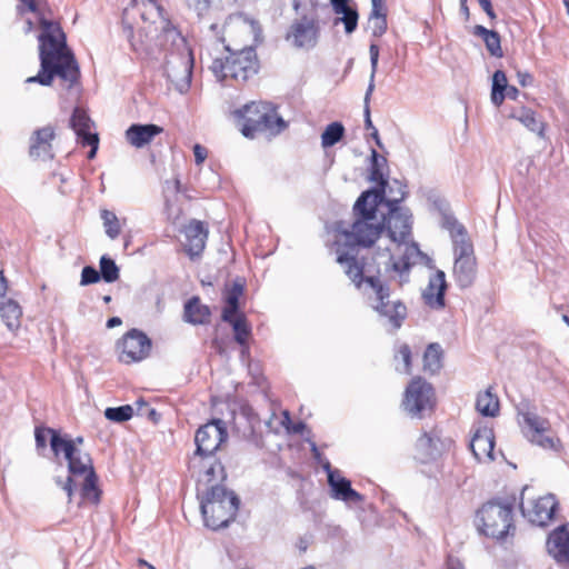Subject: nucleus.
<instances>
[{
    "label": "nucleus",
    "mask_w": 569,
    "mask_h": 569,
    "mask_svg": "<svg viewBox=\"0 0 569 569\" xmlns=\"http://www.w3.org/2000/svg\"><path fill=\"white\" fill-rule=\"evenodd\" d=\"M211 69L221 80L231 78L237 81H246L257 73L256 51L252 47L243 48L230 53L224 60H213Z\"/></svg>",
    "instance_id": "9d476101"
},
{
    "label": "nucleus",
    "mask_w": 569,
    "mask_h": 569,
    "mask_svg": "<svg viewBox=\"0 0 569 569\" xmlns=\"http://www.w3.org/2000/svg\"><path fill=\"white\" fill-rule=\"evenodd\" d=\"M244 23L248 24L250 31L252 32L253 34V38L254 40H260L261 38V28H260V24L252 20V19H244Z\"/></svg>",
    "instance_id": "603ef678"
},
{
    "label": "nucleus",
    "mask_w": 569,
    "mask_h": 569,
    "mask_svg": "<svg viewBox=\"0 0 569 569\" xmlns=\"http://www.w3.org/2000/svg\"><path fill=\"white\" fill-rule=\"evenodd\" d=\"M405 410L412 417H422L433 407V389L421 378H415L406 389L402 401Z\"/></svg>",
    "instance_id": "f8f14e48"
},
{
    "label": "nucleus",
    "mask_w": 569,
    "mask_h": 569,
    "mask_svg": "<svg viewBox=\"0 0 569 569\" xmlns=\"http://www.w3.org/2000/svg\"><path fill=\"white\" fill-rule=\"evenodd\" d=\"M336 260L355 286L368 296L370 306L382 323L392 331L400 329L407 318V307L399 299L390 298L389 287L373 274L377 270L371 268L369 261L359 263L349 252L341 251L340 247Z\"/></svg>",
    "instance_id": "20e7f679"
},
{
    "label": "nucleus",
    "mask_w": 569,
    "mask_h": 569,
    "mask_svg": "<svg viewBox=\"0 0 569 569\" xmlns=\"http://www.w3.org/2000/svg\"><path fill=\"white\" fill-rule=\"evenodd\" d=\"M335 13L342 14L336 19L335 24L342 22L347 33H352L358 26V12L349 6L350 0H330Z\"/></svg>",
    "instance_id": "a878e982"
},
{
    "label": "nucleus",
    "mask_w": 569,
    "mask_h": 569,
    "mask_svg": "<svg viewBox=\"0 0 569 569\" xmlns=\"http://www.w3.org/2000/svg\"><path fill=\"white\" fill-rule=\"evenodd\" d=\"M162 131V127L153 123H134L126 130L124 136L127 141L132 147L140 149L148 146L154 139V137L160 134Z\"/></svg>",
    "instance_id": "5701e85b"
},
{
    "label": "nucleus",
    "mask_w": 569,
    "mask_h": 569,
    "mask_svg": "<svg viewBox=\"0 0 569 569\" xmlns=\"http://www.w3.org/2000/svg\"><path fill=\"white\" fill-rule=\"evenodd\" d=\"M402 360V368L397 366V370L409 375L411 372V350L407 343H401L397 347L395 359Z\"/></svg>",
    "instance_id": "a18cd8bd"
},
{
    "label": "nucleus",
    "mask_w": 569,
    "mask_h": 569,
    "mask_svg": "<svg viewBox=\"0 0 569 569\" xmlns=\"http://www.w3.org/2000/svg\"><path fill=\"white\" fill-rule=\"evenodd\" d=\"M476 409L483 417H496L499 413L500 405L498 396L492 393L491 388L477 396Z\"/></svg>",
    "instance_id": "cd10ccee"
},
{
    "label": "nucleus",
    "mask_w": 569,
    "mask_h": 569,
    "mask_svg": "<svg viewBox=\"0 0 569 569\" xmlns=\"http://www.w3.org/2000/svg\"><path fill=\"white\" fill-rule=\"evenodd\" d=\"M507 76L503 71L497 70L492 76L491 101L499 107L505 100V90L508 87Z\"/></svg>",
    "instance_id": "c9c22d12"
},
{
    "label": "nucleus",
    "mask_w": 569,
    "mask_h": 569,
    "mask_svg": "<svg viewBox=\"0 0 569 569\" xmlns=\"http://www.w3.org/2000/svg\"><path fill=\"white\" fill-rule=\"evenodd\" d=\"M442 349L439 343H430L423 353V370L431 373L441 368Z\"/></svg>",
    "instance_id": "f704fd0d"
},
{
    "label": "nucleus",
    "mask_w": 569,
    "mask_h": 569,
    "mask_svg": "<svg viewBox=\"0 0 569 569\" xmlns=\"http://www.w3.org/2000/svg\"><path fill=\"white\" fill-rule=\"evenodd\" d=\"M482 10L487 13V16L493 20L496 19V13L492 9L491 0H477Z\"/></svg>",
    "instance_id": "864d4df0"
},
{
    "label": "nucleus",
    "mask_w": 569,
    "mask_h": 569,
    "mask_svg": "<svg viewBox=\"0 0 569 569\" xmlns=\"http://www.w3.org/2000/svg\"><path fill=\"white\" fill-rule=\"evenodd\" d=\"M495 437L491 429H478L470 442V449L478 461L492 460Z\"/></svg>",
    "instance_id": "b1692460"
},
{
    "label": "nucleus",
    "mask_w": 569,
    "mask_h": 569,
    "mask_svg": "<svg viewBox=\"0 0 569 569\" xmlns=\"http://www.w3.org/2000/svg\"><path fill=\"white\" fill-rule=\"evenodd\" d=\"M243 287L234 282L224 292L226 307L222 311V320H230L232 316H237L239 299L242 296Z\"/></svg>",
    "instance_id": "c756f323"
},
{
    "label": "nucleus",
    "mask_w": 569,
    "mask_h": 569,
    "mask_svg": "<svg viewBox=\"0 0 569 569\" xmlns=\"http://www.w3.org/2000/svg\"><path fill=\"white\" fill-rule=\"evenodd\" d=\"M210 309L202 305L198 297H192L184 305L183 320L191 325H204L209 322Z\"/></svg>",
    "instance_id": "393cba45"
},
{
    "label": "nucleus",
    "mask_w": 569,
    "mask_h": 569,
    "mask_svg": "<svg viewBox=\"0 0 569 569\" xmlns=\"http://www.w3.org/2000/svg\"><path fill=\"white\" fill-rule=\"evenodd\" d=\"M41 33L39 34L40 71L29 77L27 83L51 86L53 78L58 77L61 86L68 91L79 84L80 70L78 62L67 47L66 34L59 23L39 17Z\"/></svg>",
    "instance_id": "7ed1b4c3"
},
{
    "label": "nucleus",
    "mask_w": 569,
    "mask_h": 569,
    "mask_svg": "<svg viewBox=\"0 0 569 569\" xmlns=\"http://www.w3.org/2000/svg\"><path fill=\"white\" fill-rule=\"evenodd\" d=\"M455 263L453 277L457 284L465 289L469 288L477 276V260L471 241H460L453 247Z\"/></svg>",
    "instance_id": "ddd939ff"
},
{
    "label": "nucleus",
    "mask_w": 569,
    "mask_h": 569,
    "mask_svg": "<svg viewBox=\"0 0 569 569\" xmlns=\"http://www.w3.org/2000/svg\"><path fill=\"white\" fill-rule=\"evenodd\" d=\"M319 28L313 18L303 16L301 19L296 20L289 32L287 33V40L299 49H310L317 43Z\"/></svg>",
    "instance_id": "dca6fc26"
},
{
    "label": "nucleus",
    "mask_w": 569,
    "mask_h": 569,
    "mask_svg": "<svg viewBox=\"0 0 569 569\" xmlns=\"http://www.w3.org/2000/svg\"><path fill=\"white\" fill-rule=\"evenodd\" d=\"M121 323L122 321L119 317H112L107 321V328H114L117 326H120Z\"/></svg>",
    "instance_id": "0e129e2a"
},
{
    "label": "nucleus",
    "mask_w": 569,
    "mask_h": 569,
    "mask_svg": "<svg viewBox=\"0 0 569 569\" xmlns=\"http://www.w3.org/2000/svg\"><path fill=\"white\" fill-rule=\"evenodd\" d=\"M518 421L525 438L542 449L558 451L560 439L553 435L548 419L540 417L529 403L518 406Z\"/></svg>",
    "instance_id": "1a4fd4ad"
},
{
    "label": "nucleus",
    "mask_w": 569,
    "mask_h": 569,
    "mask_svg": "<svg viewBox=\"0 0 569 569\" xmlns=\"http://www.w3.org/2000/svg\"><path fill=\"white\" fill-rule=\"evenodd\" d=\"M517 80L522 87L530 86L533 81L532 76L529 72L526 71H518L517 72Z\"/></svg>",
    "instance_id": "5fc2aeb1"
},
{
    "label": "nucleus",
    "mask_w": 569,
    "mask_h": 569,
    "mask_svg": "<svg viewBox=\"0 0 569 569\" xmlns=\"http://www.w3.org/2000/svg\"><path fill=\"white\" fill-rule=\"evenodd\" d=\"M133 416V408L129 405L117 408H107L104 417L114 422H124Z\"/></svg>",
    "instance_id": "37998d69"
},
{
    "label": "nucleus",
    "mask_w": 569,
    "mask_h": 569,
    "mask_svg": "<svg viewBox=\"0 0 569 569\" xmlns=\"http://www.w3.org/2000/svg\"><path fill=\"white\" fill-rule=\"evenodd\" d=\"M193 154H194L196 163L201 164L206 160V158L208 156V151L204 147H202L200 144H194L193 146Z\"/></svg>",
    "instance_id": "3c124183"
},
{
    "label": "nucleus",
    "mask_w": 569,
    "mask_h": 569,
    "mask_svg": "<svg viewBox=\"0 0 569 569\" xmlns=\"http://www.w3.org/2000/svg\"><path fill=\"white\" fill-rule=\"evenodd\" d=\"M20 1L28 8L29 11L39 13V8H38L36 0H20Z\"/></svg>",
    "instance_id": "13d9d810"
},
{
    "label": "nucleus",
    "mask_w": 569,
    "mask_h": 569,
    "mask_svg": "<svg viewBox=\"0 0 569 569\" xmlns=\"http://www.w3.org/2000/svg\"><path fill=\"white\" fill-rule=\"evenodd\" d=\"M460 2V11L465 16L466 19H469V8L467 6V0H459Z\"/></svg>",
    "instance_id": "69168bd1"
},
{
    "label": "nucleus",
    "mask_w": 569,
    "mask_h": 569,
    "mask_svg": "<svg viewBox=\"0 0 569 569\" xmlns=\"http://www.w3.org/2000/svg\"><path fill=\"white\" fill-rule=\"evenodd\" d=\"M144 416H147L150 420L153 422H157L159 420V413L153 408H147L144 411Z\"/></svg>",
    "instance_id": "bf43d9fd"
},
{
    "label": "nucleus",
    "mask_w": 569,
    "mask_h": 569,
    "mask_svg": "<svg viewBox=\"0 0 569 569\" xmlns=\"http://www.w3.org/2000/svg\"><path fill=\"white\" fill-rule=\"evenodd\" d=\"M446 289V274L442 270H437L430 276L428 286L422 292L426 305L432 309H442Z\"/></svg>",
    "instance_id": "412c9836"
},
{
    "label": "nucleus",
    "mask_w": 569,
    "mask_h": 569,
    "mask_svg": "<svg viewBox=\"0 0 569 569\" xmlns=\"http://www.w3.org/2000/svg\"><path fill=\"white\" fill-rule=\"evenodd\" d=\"M322 469L327 472L328 483L332 490V497L345 502H360L362 496L351 488L348 479L340 475V471L332 469L329 461H325Z\"/></svg>",
    "instance_id": "a211bd4d"
},
{
    "label": "nucleus",
    "mask_w": 569,
    "mask_h": 569,
    "mask_svg": "<svg viewBox=\"0 0 569 569\" xmlns=\"http://www.w3.org/2000/svg\"><path fill=\"white\" fill-rule=\"evenodd\" d=\"M48 436H50L52 439L53 436H60V435L51 428H40V427L36 428L34 438H36V445L38 448H46Z\"/></svg>",
    "instance_id": "de8ad7c7"
},
{
    "label": "nucleus",
    "mask_w": 569,
    "mask_h": 569,
    "mask_svg": "<svg viewBox=\"0 0 569 569\" xmlns=\"http://www.w3.org/2000/svg\"><path fill=\"white\" fill-rule=\"evenodd\" d=\"M371 157H372V164H371V171H370V180L379 183L380 188H378L377 190L385 191V187L388 184V181L385 179L383 172H382V167L386 164V159L379 158L376 150H372Z\"/></svg>",
    "instance_id": "a19ab883"
},
{
    "label": "nucleus",
    "mask_w": 569,
    "mask_h": 569,
    "mask_svg": "<svg viewBox=\"0 0 569 569\" xmlns=\"http://www.w3.org/2000/svg\"><path fill=\"white\" fill-rule=\"evenodd\" d=\"M100 277L109 283L119 279V268L116 262L107 256L100 258Z\"/></svg>",
    "instance_id": "79ce46f5"
},
{
    "label": "nucleus",
    "mask_w": 569,
    "mask_h": 569,
    "mask_svg": "<svg viewBox=\"0 0 569 569\" xmlns=\"http://www.w3.org/2000/svg\"><path fill=\"white\" fill-rule=\"evenodd\" d=\"M136 405H137V415L143 417L144 411L147 410V408H149V406L143 400H138L136 402Z\"/></svg>",
    "instance_id": "052dcab7"
},
{
    "label": "nucleus",
    "mask_w": 569,
    "mask_h": 569,
    "mask_svg": "<svg viewBox=\"0 0 569 569\" xmlns=\"http://www.w3.org/2000/svg\"><path fill=\"white\" fill-rule=\"evenodd\" d=\"M441 226L449 231L453 247L459 246L460 241H470L466 228L453 216L443 214Z\"/></svg>",
    "instance_id": "72a5a7b5"
},
{
    "label": "nucleus",
    "mask_w": 569,
    "mask_h": 569,
    "mask_svg": "<svg viewBox=\"0 0 569 569\" xmlns=\"http://www.w3.org/2000/svg\"><path fill=\"white\" fill-rule=\"evenodd\" d=\"M101 220L103 222L106 234L110 239H116L121 232V224L114 212L103 209L100 212Z\"/></svg>",
    "instance_id": "ea45409f"
},
{
    "label": "nucleus",
    "mask_w": 569,
    "mask_h": 569,
    "mask_svg": "<svg viewBox=\"0 0 569 569\" xmlns=\"http://www.w3.org/2000/svg\"><path fill=\"white\" fill-rule=\"evenodd\" d=\"M244 137L253 138L258 132L279 133L287 123L268 102H250L233 112Z\"/></svg>",
    "instance_id": "0eeeda50"
},
{
    "label": "nucleus",
    "mask_w": 569,
    "mask_h": 569,
    "mask_svg": "<svg viewBox=\"0 0 569 569\" xmlns=\"http://www.w3.org/2000/svg\"><path fill=\"white\" fill-rule=\"evenodd\" d=\"M397 186L399 196L388 198V214L383 217L382 223L378 222L376 212L385 191L362 192L353 206L356 220L350 229L339 230L335 246L337 256L340 244L341 251L349 252L356 259V246L370 247L377 243L372 261L369 262L371 268L377 273L393 272L402 283L408 281L410 268L422 252L412 240L411 214L398 206L406 197V186L401 182H397Z\"/></svg>",
    "instance_id": "f257e3e1"
},
{
    "label": "nucleus",
    "mask_w": 569,
    "mask_h": 569,
    "mask_svg": "<svg viewBox=\"0 0 569 569\" xmlns=\"http://www.w3.org/2000/svg\"><path fill=\"white\" fill-rule=\"evenodd\" d=\"M371 137L375 139L377 146L381 148L382 144H381V141H380V138H379L378 130L376 128H373Z\"/></svg>",
    "instance_id": "774afa93"
},
{
    "label": "nucleus",
    "mask_w": 569,
    "mask_h": 569,
    "mask_svg": "<svg viewBox=\"0 0 569 569\" xmlns=\"http://www.w3.org/2000/svg\"><path fill=\"white\" fill-rule=\"evenodd\" d=\"M416 458L421 462L433 459L437 452V440L428 432H423L416 442Z\"/></svg>",
    "instance_id": "c85d7f7f"
},
{
    "label": "nucleus",
    "mask_w": 569,
    "mask_h": 569,
    "mask_svg": "<svg viewBox=\"0 0 569 569\" xmlns=\"http://www.w3.org/2000/svg\"><path fill=\"white\" fill-rule=\"evenodd\" d=\"M547 550L558 563H569V530L565 527L553 530L548 537Z\"/></svg>",
    "instance_id": "4be33fe9"
},
{
    "label": "nucleus",
    "mask_w": 569,
    "mask_h": 569,
    "mask_svg": "<svg viewBox=\"0 0 569 569\" xmlns=\"http://www.w3.org/2000/svg\"><path fill=\"white\" fill-rule=\"evenodd\" d=\"M54 130L51 126H46L32 132L29 139V154L36 159H52V141Z\"/></svg>",
    "instance_id": "6ab92c4d"
},
{
    "label": "nucleus",
    "mask_w": 569,
    "mask_h": 569,
    "mask_svg": "<svg viewBox=\"0 0 569 569\" xmlns=\"http://www.w3.org/2000/svg\"><path fill=\"white\" fill-rule=\"evenodd\" d=\"M227 438L226 423L220 419H213L201 426L194 436L197 449L190 458L189 468L196 469L203 458H211Z\"/></svg>",
    "instance_id": "9b49d317"
},
{
    "label": "nucleus",
    "mask_w": 569,
    "mask_h": 569,
    "mask_svg": "<svg viewBox=\"0 0 569 569\" xmlns=\"http://www.w3.org/2000/svg\"><path fill=\"white\" fill-rule=\"evenodd\" d=\"M511 117L521 122L530 131L536 132L539 136H542L545 124L542 121L536 118V113L532 110L521 109L519 113H513Z\"/></svg>",
    "instance_id": "4c0bfd02"
},
{
    "label": "nucleus",
    "mask_w": 569,
    "mask_h": 569,
    "mask_svg": "<svg viewBox=\"0 0 569 569\" xmlns=\"http://www.w3.org/2000/svg\"><path fill=\"white\" fill-rule=\"evenodd\" d=\"M310 543V539L307 537L300 538L298 542V548L300 551L305 552L308 549V546Z\"/></svg>",
    "instance_id": "e2e57ef3"
},
{
    "label": "nucleus",
    "mask_w": 569,
    "mask_h": 569,
    "mask_svg": "<svg viewBox=\"0 0 569 569\" xmlns=\"http://www.w3.org/2000/svg\"><path fill=\"white\" fill-rule=\"evenodd\" d=\"M397 182H399V181L395 180L392 184H387L385 187V194H383V200H382L381 203H386L388 206V198L389 197H397V196H399Z\"/></svg>",
    "instance_id": "8fccbe9b"
},
{
    "label": "nucleus",
    "mask_w": 569,
    "mask_h": 569,
    "mask_svg": "<svg viewBox=\"0 0 569 569\" xmlns=\"http://www.w3.org/2000/svg\"><path fill=\"white\" fill-rule=\"evenodd\" d=\"M239 503V498L232 491L212 485L200 502L206 526L213 530L227 527L236 518Z\"/></svg>",
    "instance_id": "423d86ee"
},
{
    "label": "nucleus",
    "mask_w": 569,
    "mask_h": 569,
    "mask_svg": "<svg viewBox=\"0 0 569 569\" xmlns=\"http://www.w3.org/2000/svg\"><path fill=\"white\" fill-rule=\"evenodd\" d=\"M558 502L553 495H546L530 500L528 503L521 501L520 508L525 518L537 526H546L553 518Z\"/></svg>",
    "instance_id": "2eb2a0df"
},
{
    "label": "nucleus",
    "mask_w": 569,
    "mask_h": 569,
    "mask_svg": "<svg viewBox=\"0 0 569 569\" xmlns=\"http://www.w3.org/2000/svg\"><path fill=\"white\" fill-rule=\"evenodd\" d=\"M369 102H370V99L367 100V93L365 94V124H366V128H370L373 130V124H372V121H371V118H370V108H369Z\"/></svg>",
    "instance_id": "6e6d98bb"
},
{
    "label": "nucleus",
    "mask_w": 569,
    "mask_h": 569,
    "mask_svg": "<svg viewBox=\"0 0 569 569\" xmlns=\"http://www.w3.org/2000/svg\"><path fill=\"white\" fill-rule=\"evenodd\" d=\"M70 123L77 134L78 142L83 147L89 146L91 148L88 158H94L98 150L99 137L96 132H92L93 122L91 119L83 110L76 108Z\"/></svg>",
    "instance_id": "f3484780"
},
{
    "label": "nucleus",
    "mask_w": 569,
    "mask_h": 569,
    "mask_svg": "<svg viewBox=\"0 0 569 569\" xmlns=\"http://www.w3.org/2000/svg\"><path fill=\"white\" fill-rule=\"evenodd\" d=\"M312 453H313V457L322 466L325 463V461H328L327 459H323L321 453L319 452L317 446L313 443L312 445Z\"/></svg>",
    "instance_id": "680f3d73"
},
{
    "label": "nucleus",
    "mask_w": 569,
    "mask_h": 569,
    "mask_svg": "<svg viewBox=\"0 0 569 569\" xmlns=\"http://www.w3.org/2000/svg\"><path fill=\"white\" fill-rule=\"evenodd\" d=\"M370 53V64H371V73L370 80L367 88V100L371 98V94L375 90V76L378 69V60H379V47L376 43H371L369 47Z\"/></svg>",
    "instance_id": "c03bdc74"
},
{
    "label": "nucleus",
    "mask_w": 569,
    "mask_h": 569,
    "mask_svg": "<svg viewBox=\"0 0 569 569\" xmlns=\"http://www.w3.org/2000/svg\"><path fill=\"white\" fill-rule=\"evenodd\" d=\"M123 33L131 48L151 59H157L158 42L170 41L166 54L164 73L174 88L183 93L191 84L193 57L186 39L162 16L156 0H136L122 13Z\"/></svg>",
    "instance_id": "f03ea898"
},
{
    "label": "nucleus",
    "mask_w": 569,
    "mask_h": 569,
    "mask_svg": "<svg viewBox=\"0 0 569 569\" xmlns=\"http://www.w3.org/2000/svg\"><path fill=\"white\" fill-rule=\"evenodd\" d=\"M186 237V251L191 257H198L206 247L208 229L199 220H191L183 230Z\"/></svg>",
    "instance_id": "aec40b11"
},
{
    "label": "nucleus",
    "mask_w": 569,
    "mask_h": 569,
    "mask_svg": "<svg viewBox=\"0 0 569 569\" xmlns=\"http://www.w3.org/2000/svg\"><path fill=\"white\" fill-rule=\"evenodd\" d=\"M476 525L486 537L502 540L515 531L513 509L510 503L489 501L477 512Z\"/></svg>",
    "instance_id": "6e6552de"
},
{
    "label": "nucleus",
    "mask_w": 569,
    "mask_h": 569,
    "mask_svg": "<svg viewBox=\"0 0 569 569\" xmlns=\"http://www.w3.org/2000/svg\"><path fill=\"white\" fill-rule=\"evenodd\" d=\"M345 134V128L340 122H332L327 126L321 134V144L323 148L332 147L338 143Z\"/></svg>",
    "instance_id": "58836bf2"
},
{
    "label": "nucleus",
    "mask_w": 569,
    "mask_h": 569,
    "mask_svg": "<svg viewBox=\"0 0 569 569\" xmlns=\"http://www.w3.org/2000/svg\"><path fill=\"white\" fill-rule=\"evenodd\" d=\"M232 326L234 331V340L244 346L248 341V338L251 333L250 326L248 325L246 317L243 315L232 316L230 320H224Z\"/></svg>",
    "instance_id": "e433bc0d"
},
{
    "label": "nucleus",
    "mask_w": 569,
    "mask_h": 569,
    "mask_svg": "<svg viewBox=\"0 0 569 569\" xmlns=\"http://www.w3.org/2000/svg\"><path fill=\"white\" fill-rule=\"evenodd\" d=\"M448 569H465V568L459 560L450 559L448 562Z\"/></svg>",
    "instance_id": "338daca9"
},
{
    "label": "nucleus",
    "mask_w": 569,
    "mask_h": 569,
    "mask_svg": "<svg viewBox=\"0 0 569 569\" xmlns=\"http://www.w3.org/2000/svg\"><path fill=\"white\" fill-rule=\"evenodd\" d=\"M368 28L373 37H381L387 31V13L383 4H371Z\"/></svg>",
    "instance_id": "7c9ffc66"
},
{
    "label": "nucleus",
    "mask_w": 569,
    "mask_h": 569,
    "mask_svg": "<svg viewBox=\"0 0 569 569\" xmlns=\"http://www.w3.org/2000/svg\"><path fill=\"white\" fill-rule=\"evenodd\" d=\"M100 279H101L100 272L96 268H93L91 266H86L81 271L80 284L81 286L93 284V283H97Z\"/></svg>",
    "instance_id": "49530a36"
},
{
    "label": "nucleus",
    "mask_w": 569,
    "mask_h": 569,
    "mask_svg": "<svg viewBox=\"0 0 569 569\" xmlns=\"http://www.w3.org/2000/svg\"><path fill=\"white\" fill-rule=\"evenodd\" d=\"M120 360L124 363L146 359L151 350V340L138 329L128 331L119 342Z\"/></svg>",
    "instance_id": "4468645a"
},
{
    "label": "nucleus",
    "mask_w": 569,
    "mask_h": 569,
    "mask_svg": "<svg viewBox=\"0 0 569 569\" xmlns=\"http://www.w3.org/2000/svg\"><path fill=\"white\" fill-rule=\"evenodd\" d=\"M192 475L198 476L200 482L210 483L218 478H223V467L222 465L217 461L216 459L211 458H203L201 462H198V467L196 469H190Z\"/></svg>",
    "instance_id": "bb28decb"
},
{
    "label": "nucleus",
    "mask_w": 569,
    "mask_h": 569,
    "mask_svg": "<svg viewBox=\"0 0 569 569\" xmlns=\"http://www.w3.org/2000/svg\"><path fill=\"white\" fill-rule=\"evenodd\" d=\"M50 446L56 456L62 452L68 461L70 476L63 483L59 479H57L56 482L62 486L68 495L69 501H71L73 488L79 485L81 497L79 505H98L101 490L98 487V477L94 472L90 455L77 448L73 441L60 436H53V438L50 439Z\"/></svg>",
    "instance_id": "39448f33"
},
{
    "label": "nucleus",
    "mask_w": 569,
    "mask_h": 569,
    "mask_svg": "<svg viewBox=\"0 0 569 569\" xmlns=\"http://www.w3.org/2000/svg\"><path fill=\"white\" fill-rule=\"evenodd\" d=\"M189 7L202 16L210 7V0H189Z\"/></svg>",
    "instance_id": "09e8293b"
},
{
    "label": "nucleus",
    "mask_w": 569,
    "mask_h": 569,
    "mask_svg": "<svg viewBox=\"0 0 569 569\" xmlns=\"http://www.w3.org/2000/svg\"><path fill=\"white\" fill-rule=\"evenodd\" d=\"M503 94H505V99L509 98V99L516 100L518 98L519 90L513 86H508L507 89L505 90Z\"/></svg>",
    "instance_id": "4d7b16f0"
},
{
    "label": "nucleus",
    "mask_w": 569,
    "mask_h": 569,
    "mask_svg": "<svg viewBox=\"0 0 569 569\" xmlns=\"http://www.w3.org/2000/svg\"><path fill=\"white\" fill-rule=\"evenodd\" d=\"M473 34L482 38L486 43L487 50L495 57H502V49L500 44V37L498 32L489 30L483 26H475Z\"/></svg>",
    "instance_id": "2f4dec72"
},
{
    "label": "nucleus",
    "mask_w": 569,
    "mask_h": 569,
    "mask_svg": "<svg viewBox=\"0 0 569 569\" xmlns=\"http://www.w3.org/2000/svg\"><path fill=\"white\" fill-rule=\"evenodd\" d=\"M22 315L20 306L9 299L0 306V316L4 321L6 326L10 330H14L20 326V317Z\"/></svg>",
    "instance_id": "473e14b6"
}]
</instances>
